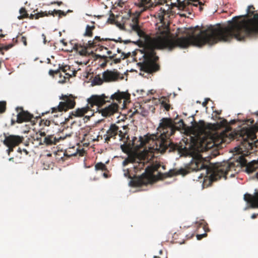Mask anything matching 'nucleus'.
I'll return each mask as SVG.
<instances>
[{"mask_svg": "<svg viewBox=\"0 0 258 258\" xmlns=\"http://www.w3.org/2000/svg\"><path fill=\"white\" fill-rule=\"evenodd\" d=\"M169 9L161 8L157 13L162 24L156 33L151 36V73L159 70L160 66L157 63L159 57L156 55V49L168 48L171 50L175 47L185 48L190 45L202 47L206 44L214 45L219 41L227 42L233 38L238 40L253 36L258 33V13L254 14V7L249 6L247 14L244 16L247 20L236 21L230 26L225 28L210 25L205 29L196 31L192 34L174 38L171 36L169 28Z\"/></svg>", "mask_w": 258, "mask_h": 258, "instance_id": "f257e3e1", "label": "nucleus"}, {"mask_svg": "<svg viewBox=\"0 0 258 258\" xmlns=\"http://www.w3.org/2000/svg\"><path fill=\"white\" fill-rule=\"evenodd\" d=\"M208 163L209 162L204 161V158L199 155L192 159L189 165V168L193 171L203 170L204 172L201 174L200 178L204 177L205 182L206 180H209L210 184L222 177L226 179L228 171L235 170V163L237 166H245V171L248 173H251L256 169L254 166L255 163L253 162L247 163V160L242 155L238 157L235 163L223 162L214 164L209 163V165Z\"/></svg>", "mask_w": 258, "mask_h": 258, "instance_id": "f03ea898", "label": "nucleus"}, {"mask_svg": "<svg viewBox=\"0 0 258 258\" xmlns=\"http://www.w3.org/2000/svg\"><path fill=\"white\" fill-rule=\"evenodd\" d=\"M177 130L174 121L170 118H163L160 120L159 125L157 128V132L153 135L155 138L151 140L144 139L140 137L139 139L134 137L132 141L133 148L136 150L143 148L147 143L152 142L153 146V150H156L161 153L166 151L168 152L175 151H180L181 147L177 144H174L170 139V137L173 135Z\"/></svg>", "mask_w": 258, "mask_h": 258, "instance_id": "7ed1b4c3", "label": "nucleus"}, {"mask_svg": "<svg viewBox=\"0 0 258 258\" xmlns=\"http://www.w3.org/2000/svg\"><path fill=\"white\" fill-rule=\"evenodd\" d=\"M110 99L116 100L117 103H112L108 106L99 110V112L104 117H109L117 113L119 108L118 103H121L122 100L126 99V94L124 92L118 91L111 95Z\"/></svg>", "mask_w": 258, "mask_h": 258, "instance_id": "20e7f679", "label": "nucleus"}, {"mask_svg": "<svg viewBox=\"0 0 258 258\" xmlns=\"http://www.w3.org/2000/svg\"><path fill=\"white\" fill-rule=\"evenodd\" d=\"M111 39L107 38H100V36H95L93 40H90L86 45H82L80 44H75L73 46V49L75 50L81 55H86L88 53L87 49L94 48L96 46H99L100 43L104 41H109Z\"/></svg>", "mask_w": 258, "mask_h": 258, "instance_id": "39448f33", "label": "nucleus"}, {"mask_svg": "<svg viewBox=\"0 0 258 258\" xmlns=\"http://www.w3.org/2000/svg\"><path fill=\"white\" fill-rule=\"evenodd\" d=\"M60 102L56 107L51 108V113L67 111L69 109L74 108L76 105L75 97L72 95H62L59 97Z\"/></svg>", "mask_w": 258, "mask_h": 258, "instance_id": "423d86ee", "label": "nucleus"}, {"mask_svg": "<svg viewBox=\"0 0 258 258\" xmlns=\"http://www.w3.org/2000/svg\"><path fill=\"white\" fill-rule=\"evenodd\" d=\"M240 136L243 140L242 144L247 149L252 150L254 147L258 146V141H254L256 139V135L251 128H242L240 131Z\"/></svg>", "mask_w": 258, "mask_h": 258, "instance_id": "0eeeda50", "label": "nucleus"}, {"mask_svg": "<svg viewBox=\"0 0 258 258\" xmlns=\"http://www.w3.org/2000/svg\"><path fill=\"white\" fill-rule=\"evenodd\" d=\"M24 138L22 136L17 135H9L5 136L3 144L8 147L7 152L10 155V153L14 151V148L19 145Z\"/></svg>", "mask_w": 258, "mask_h": 258, "instance_id": "6e6552de", "label": "nucleus"}, {"mask_svg": "<svg viewBox=\"0 0 258 258\" xmlns=\"http://www.w3.org/2000/svg\"><path fill=\"white\" fill-rule=\"evenodd\" d=\"M108 97L104 94L101 95H93L87 99L88 106L90 107V109L94 106L97 107V109L99 111V107L102 106L106 102H109L106 99Z\"/></svg>", "mask_w": 258, "mask_h": 258, "instance_id": "1a4fd4ad", "label": "nucleus"}, {"mask_svg": "<svg viewBox=\"0 0 258 258\" xmlns=\"http://www.w3.org/2000/svg\"><path fill=\"white\" fill-rule=\"evenodd\" d=\"M103 81L105 82L117 81L120 77V74L117 71L107 70L102 74Z\"/></svg>", "mask_w": 258, "mask_h": 258, "instance_id": "9d476101", "label": "nucleus"}, {"mask_svg": "<svg viewBox=\"0 0 258 258\" xmlns=\"http://www.w3.org/2000/svg\"><path fill=\"white\" fill-rule=\"evenodd\" d=\"M21 111L17 115V122L21 123L23 122H27L31 121L34 118L32 114H31L27 111H25L22 108H20Z\"/></svg>", "mask_w": 258, "mask_h": 258, "instance_id": "9b49d317", "label": "nucleus"}, {"mask_svg": "<svg viewBox=\"0 0 258 258\" xmlns=\"http://www.w3.org/2000/svg\"><path fill=\"white\" fill-rule=\"evenodd\" d=\"M216 143L212 138H203L200 143L201 151H206L216 146Z\"/></svg>", "mask_w": 258, "mask_h": 258, "instance_id": "f8f14e48", "label": "nucleus"}, {"mask_svg": "<svg viewBox=\"0 0 258 258\" xmlns=\"http://www.w3.org/2000/svg\"><path fill=\"white\" fill-rule=\"evenodd\" d=\"M149 177L146 174H143L141 176L133 179L131 181V183L134 186L139 187L143 185H146L149 183Z\"/></svg>", "mask_w": 258, "mask_h": 258, "instance_id": "ddd939ff", "label": "nucleus"}, {"mask_svg": "<svg viewBox=\"0 0 258 258\" xmlns=\"http://www.w3.org/2000/svg\"><path fill=\"white\" fill-rule=\"evenodd\" d=\"M119 127L115 124H111L109 130L107 131L106 135L104 136L105 142L108 143L111 138H115V136L118 134Z\"/></svg>", "mask_w": 258, "mask_h": 258, "instance_id": "4468645a", "label": "nucleus"}, {"mask_svg": "<svg viewBox=\"0 0 258 258\" xmlns=\"http://www.w3.org/2000/svg\"><path fill=\"white\" fill-rule=\"evenodd\" d=\"M58 15V17L59 18L61 17V16H65L66 15V13L64 12L61 11V10H54L52 11H49L48 12H40L39 13H38L35 15V19H38V18L40 17H43L44 16H48L49 15H52L53 17L55 16V15Z\"/></svg>", "mask_w": 258, "mask_h": 258, "instance_id": "2eb2a0df", "label": "nucleus"}, {"mask_svg": "<svg viewBox=\"0 0 258 258\" xmlns=\"http://www.w3.org/2000/svg\"><path fill=\"white\" fill-rule=\"evenodd\" d=\"M90 110V107H83L78 108L75 111H73L70 114L69 118H73L74 117H81L83 116Z\"/></svg>", "mask_w": 258, "mask_h": 258, "instance_id": "dca6fc26", "label": "nucleus"}, {"mask_svg": "<svg viewBox=\"0 0 258 258\" xmlns=\"http://www.w3.org/2000/svg\"><path fill=\"white\" fill-rule=\"evenodd\" d=\"M61 139H63L61 137L57 138L54 135H48L44 138L43 143L47 146H51L56 145Z\"/></svg>", "mask_w": 258, "mask_h": 258, "instance_id": "f3484780", "label": "nucleus"}, {"mask_svg": "<svg viewBox=\"0 0 258 258\" xmlns=\"http://www.w3.org/2000/svg\"><path fill=\"white\" fill-rule=\"evenodd\" d=\"M244 199L250 204L251 208H258V194L255 196H252L249 194L245 195Z\"/></svg>", "mask_w": 258, "mask_h": 258, "instance_id": "a211bd4d", "label": "nucleus"}, {"mask_svg": "<svg viewBox=\"0 0 258 258\" xmlns=\"http://www.w3.org/2000/svg\"><path fill=\"white\" fill-rule=\"evenodd\" d=\"M203 3L200 1H197V2H188V1H183L182 2L179 3V9H185L186 7L189 5H192L194 7H198L199 5L200 6V10L201 11L203 10L202 6L203 5Z\"/></svg>", "mask_w": 258, "mask_h": 258, "instance_id": "6ab92c4d", "label": "nucleus"}, {"mask_svg": "<svg viewBox=\"0 0 258 258\" xmlns=\"http://www.w3.org/2000/svg\"><path fill=\"white\" fill-rule=\"evenodd\" d=\"M179 174V172L176 171L175 169H170L168 172L164 173L159 172L157 177L159 179H163L164 178L173 176Z\"/></svg>", "mask_w": 258, "mask_h": 258, "instance_id": "aec40b11", "label": "nucleus"}, {"mask_svg": "<svg viewBox=\"0 0 258 258\" xmlns=\"http://www.w3.org/2000/svg\"><path fill=\"white\" fill-rule=\"evenodd\" d=\"M161 166L160 163H155L151 166H148L145 169V172L150 175H152L155 171H158Z\"/></svg>", "mask_w": 258, "mask_h": 258, "instance_id": "412c9836", "label": "nucleus"}, {"mask_svg": "<svg viewBox=\"0 0 258 258\" xmlns=\"http://www.w3.org/2000/svg\"><path fill=\"white\" fill-rule=\"evenodd\" d=\"M159 101L161 106L164 107L166 111H169L170 109V105L169 104V99L166 97H162Z\"/></svg>", "mask_w": 258, "mask_h": 258, "instance_id": "4be33fe9", "label": "nucleus"}, {"mask_svg": "<svg viewBox=\"0 0 258 258\" xmlns=\"http://www.w3.org/2000/svg\"><path fill=\"white\" fill-rule=\"evenodd\" d=\"M59 71H61L62 72L65 73L66 75H68L69 76H71L72 75H75V74L76 73V72H73L70 70V67L69 66H59Z\"/></svg>", "mask_w": 258, "mask_h": 258, "instance_id": "5701e85b", "label": "nucleus"}, {"mask_svg": "<svg viewBox=\"0 0 258 258\" xmlns=\"http://www.w3.org/2000/svg\"><path fill=\"white\" fill-rule=\"evenodd\" d=\"M130 55V53L127 55H126L124 52H122L120 58H115V56L116 55V54H114L112 55L109 56V58L110 59H113L114 63H118L120 62L121 59H123L125 58H127Z\"/></svg>", "mask_w": 258, "mask_h": 258, "instance_id": "b1692460", "label": "nucleus"}, {"mask_svg": "<svg viewBox=\"0 0 258 258\" xmlns=\"http://www.w3.org/2000/svg\"><path fill=\"white\" fill-rule=\"evenodd\" d=\"M69 152H70V151H66L64 155L66 156H67L69 157L75 156L77 154H79V156H84V154L85 153V152L83 149H82L81 150H79L78 148L76 150V151L74 153H71V154H69Z\"/></svg>", "mask_w": 258, "mask_h": 258, "instance_id": "393cba45", "label": "nucleus"}, {"mask_svg": "<svg viewBox=\"0 0 258 258\" xmlns=\"http://www.w3.org/2000/svg\"><path fill=\"white\" fill-rule=\"evenodd\" d=\"M95 27L94 25L89 26L87 25L86 27V31L84 34L85 36L92 37L93 36V31L95 29Z\"/></svg>", "mask_w": 258, "mask_h": 258, "instance_id": "a878e982", "label": "nucleus"}, {"mask_svg": "<svg viewBox=\"0 0 258 258\" xmlns=\"http://www.w3.org/2000/svg\"><path fill=\"white\" fill-rule=\"evenodd\" d=\"M19 13L21 14V15L18 16V18L19 20H22L24 18L28 17V14L27 11L25 8H21L20 9Z\"/></svg>", "mask_w": 258, "mask_h": 258, "instance_id": "bb28decb", "label": "nucleus"}, {"mask_svg": "<svg viewBox=\"0 0 258 258\" xmlns=\"http://www.w3.org/2000/svg\"><path fill=\"white\" fill-rule=\"evenodd\" d=\"M136 158L134 156L130 155L122 162V165L125 166L130 163H134Z\"/></svg>", "mask_w": 258, "mask_h": 258, "instance_id": "cd10ccee", "label": "nucleus"}, {"mask_svg": "<svg viewBox=\"0 0 258 258\" xmlns=\"http://www.w3.org/2000/svg\"><path fill=\"white\" fill-rule=\"evenodd\" d=\"M95 168L96 170H107V167L106 165L102 162H99L96 164L95 165Z\"/></svg>", "mask_w": 258, "mask_h": 258, "instance_id": "c85d7f7f", "label": "nucleus"}, {"mask_svg": "<svg viewBox=\"0 0 258 258\" xmlns=\"http://www.w3.org/2000/svg\"><path fill=\"white\" fill-rule=\"evenodd\" d=\"M144 164L142 162L135 163V165H134V168L135 169V172H138L143 169Z\"/></svg>", "mask_w": 258, "mask_h": 258, "instance_id": "c756f323", "label": "nucleus"}, {"mask_svg": "<svg viewBox=\"0 0 258 258\" xmlns=\"http://www.w3.org/2000/svg\"><path fill=\"white\" fill-rule=\"evenodd\" d=\"M13 46V44H9L7 45L0 46V53L2 54H4L3 50H8Z\"/></svg>", "mask_w": 258, "mask_h": 258, "instance_id": "7c9ffc66", "label": "nucleus"}, {"mask_svg": "<svg viewBox=\"0 0 258 258\" xmlns=\"http://www.w3.org/2000/svg\"><path fill=\"white\" fill-rule=\"evenodd\" d=\"M6 109V102L5 101H0V113H4Z\"/></svg>", "mask_w": 258, "mask_h": 258, "instance_id": "2f4dec72", "label": "nucleus"}, {"mask_svg": "<svg viewBox=\"0 0 258 258\" xmlns=\"http://www.w3.org/2000/svg\"><path fill=\"white\" fill-rule=\"evenodd\" d=\"M39 124H40V125H41V126L44 125L45 126H48L50 124V121L48 119H43L40 120Z\"/></svg>", "mask_w": 258, "mask_h": 258, "instance_id": "473e14b6", "label": "nucleus"}, {"mask_svg": "<svg viewBox=\"0 0 258 258\" xmlns=\"http://www.w3.org/2000/svg\"><path fill=\"white\" fill-rule=\"evenodd\" d=\"M94 81L96 83V84L97 85H101L102 84V83L103 82H104L103 81V78L101 79L100 77H95Z\"/></svg>", "mask_w": 258, "mask_h": 258, "instance_id": "72a5a7b5", "label": "nucleus"}, {"mask_svg": "<svg viewBox=\"0 0 258 258\" xmlns=\"http://www.w3.org/2000/svg\"><path fill=\"white\" fill-rule=\"evenodd\" d=\"M124 176L126 177H127L128 178H132L130 174V170L127 169H124Z\"/></svg>", "mask_w": 258, "mask_h": 258, "instance_id": "f704fd0d", "label": "nucleus"}, {"mask_svg": "<svg viewBox=\"0 0 258 258\" xmlns=\"http://www.w3.org/2000/svg\"><path fill=\"white\" fill-rule=\"evenodd\" d=\"M59 72H60V71H59V68L58 69H57V70H55V71L50 70L49 71V74L50 75L53 76L55 74H58V73H59Z\"/></svg>", "mask_w": 258, "mask_h": 258, "instance_id": "c9c22d12", "label": "nucleus"}, {"mask_svg": "<svg viewBox=\"0 0 258 258\" xmlns=\"http://www.w3.org/2000/svg\"><path fill=\"white\" fill-rule=\"evenodd\" d=\"M120 137V139L121 140H123L125 138L126 134L125 133H123L121 131L119 130L118 134Z\"/></svg>", "mask_w": 258, "mask_h": 258, "instance_id": "e433bc0d", "label": "nucleus"}, {"mask_svg": "<svg viewBox=\"0 0 258 258\" xmlns=\"http://www.w3.org/2000/svg\"><path fill=\"white\" fill-rule=\"evenodd\" d=\"M228 124V121L225 119H223L220 122V125L223 127L226 126Z\"/></svg>", "mask_w": 258, "mask_h": 258, "instance_id": "4c0bfd02", "label": "nucleus"}, {"mask_svg": "<svg viewBox=\"0 0 258 258\" xmlns=\"http://www.w3.org/2000/svg\"><path fill=\"white\" fill-rule=\"evenodd\" d=\"M21 41L23 43V44L25 46L27 45V39H26V37L22 36L21 38Z\"/></svg>", "mask_w": 258, "mask_h": 258, "instance_id": "58836bf2", "label": "nucleus"}, {"mask_svg": "<svg viewBox=\"0 0 258 258\" xmlns=\"http://www.w3.org/2000/svg\"><path fill=\"white\" fill-rule=\"evenodd\" d=\"M207 234L206 233H204L203 234H198L197 235V239L198 240L201 239L202 238L207 236Z\"/></svg>", "mask_w": 258, "mask_h": 258, "instance_id": "ea45409f", "label": "nucleus"}, {"mask_svg": "<svg viewBox=\"0 0 258 258\" xmlns=\"http://www.w3.org/2000/svg\"><path fill=\"white\" fill-rule=\"evenodd\" d=\"M38 133H39V135L40 136L44 137H46V133H45V132L42 131V129L41 130L39 131Z\"/></svg>", "mask_w": 258, "mask_h": 258, "instance_id": "a19ab883", "label": "nucleus"}, {"mask_svg": "<svg viewBox=\"0 0 258 258\" xmlns=\"http://www.w3.org/2000/svg\"><path fill=\"white\" fill-rule=\"evenodd\" d=\"M209 100H210V99H206L205 100V101H204V102H203V104H202L203 106H204V107L206 106H207V104H208V101H209Z\"/></svg>", "mask_w": 258, "mask_h": 258, "instance_id": "79ce46f5", "label": "nucleus"}, {"mask_svg": "<svg viewBox=\"0 0 258 258\" xmlns=\"http://www.w3.org/2000/svg\"><path fill=\"white\" fill-rule=\"evenodd\" d=\"M57 4L58 6H60L62 4V2H52L51 3V4Z\"/></svg>", "mask_w": 258, "mask_h": 258, "instance_id": "37998d69", "label": "nucleus"}, {"mask_svg": "<svg viewBox=\"0 0 258 258\" xmlns=\"http://www.w3.org/2000/svg\"><path fill=\"white\" fill-rule=\"evenodd\" d=\"M203 228L205 232H208L209 231L208 227H207V224H206V225H204Z\"/></svg>", "mask_w": 258, "mask_h": 258, "instance_id": "c03bdc74", "label": "nucleus"}, {"mask_svg": "<svg viewBox=\"0 0 258 258\" xmlns=\"http://www.w3.org/2000/svg\"><path fill=\"white\" fill-rule=\"evenodd\" d=\"M236 122V120H235V119L231 120L230 121L229 124H230V125H233V124H235Z\"/></svg>", "mask_w": 258, "mask_h": 258, "instance_id": "a18cd8bd", "label": "nucleus"}, {"mask_svg": "<svg viewBox=\"0 0 258 258\" xmlns=\"http://www.w3.org/2000/svg\"><path fill=\"white\" fill-rule=\"evenodd\" d=\"M60 42L65 46H66L67 44V43L65 42L64 39L61 40Z\"/></svg>", "mask_w": 258, "mask_h": 258, "instance_id": "49530a36", "label": "nucleus"}, {"mask_svg": "<svg viewBox=\"0 0 258 258\" xmlns=\"http://www.w3.org/2000/svg\"><path fill=\"white\" fill-rule=\"evenodd\" d=\"M71 150H75V148H74V147L72 148H70V150H69V151H70V152H69V154L74 153H75V152L73 153V151H71ZM68 151H69V150H68Z\"/></svg>", "mask_w": 258, "mask_h": 258, "instance_id": "de8ad7c7", "label": "nucleus"}, {"mask_svg": "<svg viewBox=\"0 0 258 258\" xmlns=\"http://www.w3.org/2000/svg\"><path fill=\"white\" fill-rule=\"evenodd\" d=\"M251 218H252V219H255V218H256V215H255V214H252V215H251Z\"/></svg>", "mask_w": 258, "mask_h": 258, "instance_id": "09e8293b", "label": "nucleus"}, {"mask_svg": "<svg viewBox=\"0 0 258 258\" xmlns=\"http://www.w3.org/2000/svg\"><path fill=\"white\" fill-rule=\"evenodd\" d=\"M215 112L217 114H221V110H220V111H219V110H216V111H215Z\"/></svg>", "mask_w": 258, "mask_h": 258, "instance_id": "8fccbe9b", "label": "nucleus"}, {"mask_svg": "<svg viewBox=\"0 0 258 258\" xmlns=\"http://www.w3.org/2000/svg\"><path fill=\"white\" fill-rule=\"evenodd\" d=\"M179 123H181V125H183L184 124V122L183 121L182 119H181L179 122Z\"/></svg>", "mask_w": 258, "mask_h": 258, "instance_id": "3c124183", "label": "nucleus"}, {"mask_svg": "<svg viewBox=\"0 0 258 258\" xmlns=\"http://www.w3.org/2000/svg\"><path fill=\"white\" fill-rule=\"evenodd\" d=\"M107 53L108 55H110L112 54V52L110 50L107 51Z\"/></svg>", "mask_w": 258, "mask_h": 258, "instance_id": "603ef678", "label": "nucleus"}, {"mask_svg": "<svg viewBox=\"0 0 258 258\" xmlns=\"http://www.w3.org/2000/svg\"><path fill=\"white\" fill-rule=\"evenodd\" d=\"M103 176H104L105 177H106V178L108 177V175H107V173H103Z\"/></svg>", "mask_w": 258, "mask_h": 258, "instance_id": "864d4df0", "label": "nucleus"}, {"mask_svg": "<svg viewBox=\"0 0 258 258\" xmlns=\"http://www.w3.org/2000/svg\"><path fill=\"white\" fill-rule=\"evenodd\" d=\"M49 111H48V112H43L42 113V115L43 116L44 114H47V113H49Z\"/></svg>", "mask_w": 258, "mask_h": 258, "instance_id": "5fc2aeb1", "label": "nucleus"}, {"mask_svg": "<svg viewBox=\"0 0 258 258\" xmlns=\"http://www.w3.org/2000/svg\"><path fill=\"white\" fill-rule=\"evenodd\" d=\"M117 52L118 53H121V50H120V49H119V48H117Z\"/></svg>", "mask_w": 258, "mask_h": 258, "instance_id": "6e6d98bb", "label": "nucleus"}, {"mask_svg": "<svg viewBox=\"0 0 258 258\" xmlns=\"http://www.w3.org/2000/svg\"><path fill=\"white\" fill-rule=\"evenodd\" d=\"M23 151H24V152H25V153H26V154H28V152H27V151L26 149H24V150H23Z\"/></svg>", "mask_w": 258, "mask_h": 258, "instance_id": "4d7b16f0", "label": "nucleus"}, {"mask_svg": "<svg viewBox=\"0 0 258 258\" xmlns=\"http://www.w3.org/2000/svg\"><path fill=\"white\" fill-rule=\"evenodd\" d=\"M161 167H162V168L164 170L165 169V165H162L161 166Z\"/></svg>", "mask_w": 258, "mask_h": 258, "instance_id": "13d9d810", "label": "nucleus"}, {"mask_svg": "<svg viewBox=\"0 0 258 258\" xmlns=\"http://www.w3.org/2000/svg\"><path fill=\"white\" fill-rule=\"evenodd\" d=\"M5 36V35L4 34H0V37H4Z\"/></svg>", "mask_w": 258, "mask_h": 258, "instance_id": "bf43d9fd", "label": "nucleus"}, {"mask_svg": "<svg viewBox=\"0 0 258 258\" xmlns=\"http://www.w3.org/2000/svg\"><path fill=\"white\" fill-rule=\"evenodd\" d=\"M153 258H160V257L158 256H154Z\"/></svg>", "mask_w": 258, "mask_h": 258, "instance_id": "052dcab7", "label": "nucleus"}, {"mask_svg": "<svg viewBox=\"0 0 258 258\" xmlns=\"http://www.w3.org/2000/svg\"><path fill=\"white\" fill-rule=\"evenodd\" d=\"M159 252H160V254H161L162 253V250H160Z\"/></svg>", "mask_w": 258, "mask_h": 258, "instance_id": "680f3d73", "label": "nucleus"}, {"mask_svg": "<svg viewBox=\"0 0 258 258\" xmlns=\"http://www.w3.org/2000/svg\"><path fill=\"white\" fill-rule=\"evenodd\" d=\"M18 152H21V150H20V148H19Z\"/></svg>", "mask_w": 258, "mask_h": 258, "instance_id": "e2e57ef3", "label": "nucleus"}, {"mask_svg": "<svg viewBox=\"0 0 258 258\" xmlns=\"http://www.w3.org/2000/svg\"><path fill=\"white\" fill-rule=\"evenodd\" d=\"M103 58H107V57H106V56H103Z\"/></svg>", "mask_w": 258, "mask_h": 258, "instance_id": "0e129e2a", "label": "nucleus"}]
</instances>
